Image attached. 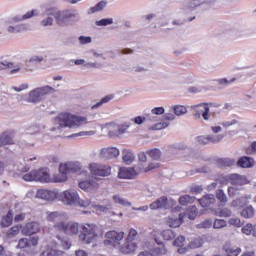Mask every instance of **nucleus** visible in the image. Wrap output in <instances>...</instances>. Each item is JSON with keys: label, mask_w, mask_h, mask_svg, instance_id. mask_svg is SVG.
Listing matches in <instances>:
<instances>
[{"label": "nucleus", "mask_w": 256, "mask_h": 256, "mask_svg": "<svg viewBox=\"0 0 256 256\" xmlns=\"http://www.w3.org/2000/svg\"><path fill=\"white\" fill-rule=\"evenodd\" d=\"M46 219L53 223V229L56 233H64L65 235H79V239L86 245L97 242V239L103 235V229L94 223L79 224L69 221L66 213L55 211L47 212ZM80 231V234H79Z\"/></svg>", "instance_id": "1"}, {"label": "nucleus", "mask_w": 256, "mask_h": 256, "mask_svg": "<svg viewBox=\"0 0 256 256\" xmlns=\"http://www.w3.org/2000/svg\"><path fill=\"white\" fill-rule=\"evenodd\" d=\"M125 239V233L123 231L110 230L105 234L104 245L106 247H112L113 249H118L121 253V247L123 244L121 242Z\"/></svg>", "instance_id": "2"}, {"label": "nucleus", "mask_w": 256, "mask_h": 256, "mask_svg": "<svg viewBox=\"0 0 256 256\" xmlns=\"http://www.w3.org/2000/svg\"><path fill=\"white\" fill-rule=\"evenodd\" d=\"M23 181H39L40 183H51V175L49 169L42 168L39 170H32L22 176Z\"/></svg>", "instance_id": "3"}, {"label": "nucleus", "mask_w": 256, "mask_h": 256, "mask_svg": "<svg viewBox=\"0 0 256 256\" xmlns=\"http://www.w3.org/2000/svg\"><path fill=\"white\" fill-rule=\"evenodd\" d=\"M60 197L66 205H73V203H77L79 207H89V205H91L90 200H82L79 198L77 191L72 189L62 192Z\"/></svg>", "instance_id": "4"}, {"label": "nucleus", "mask_w": 256, "mask_h": 256, "mask_svg": "<svg viewBox=\"0 0 256 256\" xmlns=\"http://www.w3.org/2000/svg\"><path fill=\"white\" fill-rule=\"evenodd\" d=\"M139 237V232L135 228H130L128 235L123 243V247L120 248V251L123 255H130V253H135L137 251V242L135 240Z\"/></svg>", "instance_id": "5"}, {"label": "nucleus", "mask_w": 256, "mask_h": 256, "mask_svg": "<svg viewBox=\"0 0 256 256\" xmlns=\"http://www.w3.org/2000/svg\"><path fill=\"white\" fill-rule=\"evenodd\" d=\"M87 118L83 116H75L73 114H64L59 118L60 127H81V125H86Z\"/></svg>", "instance_id": "6"}, {"label": "nucleus", "mask_w": 256, "mask_h": 256, "mask_svg": "<svg viewBox=\"0 0 256 256\" xmlns=\"http://www.w3.org/2000/svg\"><path fill=\"white\" fill-rule=\"evenodd\" d=\"M51 93H55V89H53L51 86L36 88L29 93L28 102L39 103L45 99L46 95H51Z\"/></svg>", "instance_id": "7"}, {"label": "nucleus", "mask_w": 256, "mask_h": 256, "mask_svg": "<svg viewBox=\"0 0 256 256\" xmlns=\"http://www.w3.org/2000/svg\"><path fill=\"white\" fill-rule=\"evenodd\" d=\"M46 15L54 17L58 25H65V21L71 19V14L68 11H57V8L47 9Z\"/></svg>", "instance_id": "8"}, {"label": "nucleus", "mask_w": 256, "mask_h": 256, "mask_svg": "<svg viewBox=\"0 0 256 256\" xmlns=\"http://www.w3.org/2000/svg\"><path fill=\"white\" fill-rule=\"evenodd\" d=\"M89 169L92 175H96L98 177H109L111 175V166L92 163L89 165Z\"/></svg>", "instance_id": "9"}, {"label": "nucleus", "mask_w": 256, "mask_h": 256, "mask_svg": "<svg viewBox=\"0 0 256 256\" xmlns=\"http://www.w3.org/2000/svg\"><path fill=\"white\" fill-rule=\"evenodd\" d=\"M21 231L22 234L26 236L35 235V233H39V231H41V225L39 222H29L25 224Z\"/></svg>", "instance_id": "10"}, {"label": "nucleus", "mask_w": 256, "mask_h": 256, "mask_svg": "<svg viewBox=\"0 0 256 256\" xmlns=\"http://www.w3.org/2000/svg\"><path fill=\"white\" fill-rule=\"evenodd\" d=\"M67 166H59V172L50 178V183H63L67 180Z\"/></svg>", "instance_id": "11"}, {"label": "nucleus", "mask_w": 256, "mask_h": 256, "mask_svg": "<svg viewBox=\"0 0 256 256\" xmlns=\"http://www.w3.org/2000/svg\"><path fill=\"white\" fill-rule=\"evenodd\" d=\"M223 139V135L198 136L197 141L200 145H208V143H219Z\"/></svg>", "instance_id": "12"}, {"label": "nucleus", "mask_w": 256, "mask_h": 256, "mask_svg": "<svg viewBox=\"0 0 256 256\" xmlns=\"http://www.w3.org/2000/svg\"><path fill=\"white\" fill-rule=\"evenodd\" d=\"M119 179H135L137 177V171L135 168L122 167L118 172Z\"/></svg>", "instance_id": "13"}, {"label": "nucleus", "mask_w": 256, "mask_h": 256, "mask_svg": "<svg viewBox=\"0 0 256 256\" xmlns=\"http://www.w3.org/2000/svg\"><path fill=\"white\" fill-rule=\"evenodd\" d=\"M198 202L204 209H211V207L217 203V200L215 199V195L208 194L199 199Z\"/></svg>", "instance_id": "14"}, {"label": "nucleus", "mask_w": 256, "mask_h": 256, "mask_svg": "<svg viewBox=\"0 0 256 256\" xmlns=\"http://www.w3.org/2000/svg\"><path fill=\"white\" fill-rule=\"evenodd\" d=\"M119 149L116 147H110V148H103L101 150V157L102 159H116V157H119Z\"/></svg>", "instance_id": "15"}, {"label": "nucleus", "mask_w": 256, "mask_h": 256, "mask_svg": "<svg viewBox=\"0 0 256 256\" xmlns=\"http://www.w3.org/2000/svg\"><path fill=\"white\" fill-rule=\"evenodd\" d=\"M36 197L44 201H53L57 197V194L51 190L39 189L37 190Z\"/></svg>", "instance_id": "16"}, {"label": "nucleus", "mask_w": 256, "mask_h": 256, "mask_svg": "<svg viewBox=\"0 0 256 256\" xmlns=\"http://www.w3.org/2000/svg\"><path fill=\"white\" fill-rule=\"evenodd\" d=\"M251 201V195H245L240 198H237L231 202V207H236L237 209H244L249 205Z\"/></svg>", "instance_id": "17"}, {"label": "nucleus", "mask_w": 256, "mask_h": 256, "mask_svg": "<svg viewBox=\"0 0 256 256\" xmlns=\"http://www.w3.org/2000/svg\"><path fill=\"white\" fill-rule=\"evenodd\" d=\"M199 107H203V109L197 110L194 113V119H201V116H202L204 121H209V111H210L209 104L203 103V104H200Z\"/></svg>", "instance_id": "18"}, {"label": "nucleus", "mask_w": 256, "mask_h": 256, "mask_svg": "<svg viewBox=\"0 0 256 256\" xmlns=\"http://www.w3.org/2000/svg\"><path fill=\"white\" fill-rule=\"evenodd\" d=\"M168 205L169 199L167 198V196H162L150 204V209H167Z\"/></svg>", "instance_id": "19"}, {"label": "nucleus", "mask_w": 256, "mask_h": 256, "mask_svg": "<svg viewBox=\"0 0 256 256\" xmlns=\"http://www.w3.org/2000/svg\"><path fill=\"white\" fill-rule=\"evenodd\" d=\"M223 251L225 256H239L241 255V247L233 246L229 243L224 244Z\"/></svg>", "instance_id": "20"}, {"label": "nucleus", "mask_w": 256, "mask_h": 256, "mask_svg": "<svg viewBox=\"0 0 256 256\" xmlns=\"http://www.w3.org/2000/svg\"><path fill=\"white\" fill-rule=\"evenodd\" d=\"M229 179L232 183V185L240 186L241 185H247L249 183V180L247 179V176L239 175V174H231L229 176Z\"/></svg>", "instance_id": "21"}, {"label": "nucleus", "mask_w": 256, "mask_h": 256, "mask_svg": "<svg viewBox=\"0 0 256 256\" xmlns=\"http://www.w3.org/2000/svg\"><path fill=\"white\" fill-rule=\"evenodd\" d=\"M173 245L175 247H178V253H180V255L187 253V247H185V237L184 236H178L174 240Z\"/></svg>", "instance_id": "22"}, {"label": "nucleus", "mask_w": 256, "mask_h": 256, "mask_svg": "<svg viewBox=\"0 0 256 256\" xmlns=\"http://www.w3.org/2000/svg\"><path fill=\"white\" fill-rule=\"evenodd\" d=\"M254 163L255 160H253V158L244 156L238 160L237 166L241 167L242 169H250V167H253Z\"/></svg>", "instance_id": "23"}, {"label": "nucleus", "mask_w": 256, "mask_h": 256, "mask_svg": "<svg viewBox=\"0 0 256 256\" xmlns=\"http://www.w3.org/2000/svg\"><path fill=\"white\" fill-rule=\"evenodd\" d=\"M5 145H13V132H3L0 135V147Z\"/></svg>", "instance_id": "24"}, {"label": "nucleus", "mask_w": 256, "mask_h": 256, "mask_svg": "<svg viewBox=\"0 0 256 256\" xmlns=\"http://www.w3.org/2000/svg\"><path fill=\"white\" fill-rule=\"evenodd\" d=\"M184 219H185V214L180 213L178 218L169 217L167 219V223H168L169 227H172L175 229L177 227H181Z\"/></svg>", "instance_id": "25"}, {"label": "nucleus", "mask_w": 256, "mask_h": 256, "mask_svg": "<svg viewBox=\"0 0 256 256\" xmlns=\"http://www.w3.org/2000/svg\"><path fill=\"white\" fill-rule=\"evenodd\" d=\"M61 165L66 167L67 173H77L81 171V163L79 162H68L66 164H61Z\"/></svg>", "instance_id": "26"}, {"label": "nucleus", "mask_w": 256, "mask_h": 256, "mask_svg": "<svg viewBox=\"0 0 256 256\" xmlns=\"http://www.w3.org/2000/svg\"><path fill=\"white\" fill-rule=\"evenodd\" d=\"M79 187L83 191H93V189H97V187H99V184L95 183L94 181L84 180L79 183Z\"/></svg>", "instance_id": "27"}, {"label": "nucleus", "mask_w": 256, "mask_h": 256, "mask_svg": "<svg viewBox=\"0 0 256 256\" xmlns=\"http://www.w3.org/2000/svg\"><path fill=\"white\" fill-rule=\"evenodd\" d=\"M240 215L244 219H253V217H255V208L251 205L246 206L245 208H242Z\"/></svg>", "instance_id": "28"}, {"label": "nucleus", "mask_w": 256, "mask_h": 256, "mask_svg": "<svg viewBox=\"0 0 256 256\" xmlns=\"http://www.w3.org/2000/svg\"><path fill=\"white\" fill-rule=\"evenodd\" d=\"M185 217H188L191 221H193L197 215H199V210L197 206H189L185 213H181Z\"/></svg>", "instance_id": "29"}, {"label": "nucleus", "mask_w": 256, "mask_h": 256, "mask_svg": "<svg viewBox=\"0 0 256 256\" xmlns=\"http://www.w3.org/2000/svg\"><path fill=\"white\" fill-rule=\"evenodd\" d=\"M13 223V211L9 210L7 215L3 216L0 222L2 227H11Z\"/></svg>", "instance_id": "30"}, {"label": "nucleus", "mask_w": 256, "mask_h": 256, "mask_svg": "<svg viewBox=\"0 0 256 256\" xmlns=\"http://www.w3.org/2000/svg\"><path fill=\"white\" fill-rule=\"evenodd\" d=\"M131 127V123H124L120 126H117L118 132H109L110 137H117L118 135H123V133H127V129Z\"/></svg>", "instance_id": "31"}, {"label": "nucleus", "mask_w": 256, "mask_h": 256, "mask_svg": "<svg viewBox=\"0 0 256 256\" xmlns=\"http://www.w3.org/2000/svg\"><path fill=\"white\" fill-rule=\"evenodd\" d=\"M122 155V159L127 165H131L135 161V155L130 150H123Z\"/></svg>", "instance_id": "32"}, {"label": "nucleus", "mask_w": 256, "mask_h": 256, "mask_svg": "<svg viewBox=\"0 0 256 256\" xmlns=\"http://www.w3.org/2000/svg\"><path fill=\"white\" fill-rule=\"evenodd\" d=\"M241 231L242 233H244V235H253V237H255L256 224L253 225L251 223H248L242 227Z\"/></svg>", "instance_id": "33"}, {"label": "nucleus", "mask_w": 256, "mask_h": 256, "mask_svg": "<svg viewBox=\"0 0 256 256\" xmlns=\"http://www.w3.org/2000/svg\"><path fill=\"white\" fill-rule=\"evenodd\" d=\"M40 256H65V252L55 249H47Z\"/></svg>", "instance_id": "34"}, {"label": "nucleus", "mask_w": 256, "mask_h": 256, "mask_svg": "<svg viewBox=\"0 0 256 256\" xmlns=\"http://www.w3.org/2000/svg\"><path fill=\"white\" fill-rule=\"evenodd\" d=\"M113 200H114V203H117L118 205H122L123 207H131V202L121 197V195H114Z\"/></svg>", "instance_id": "35"}, {"label": "nucleus", "mask_w": 256, "mask_h": 256, "mask_svg": "<svg viewBox=\"0 0 256 256\" xmlns=\"http://www.w3.org/2000/svg\"><path fill=\"white\" fill-rule=\"evenodd\" d=\"M216 198L222 205H225V203L229 201V199L227 198V194H225V191H223V189H218L216 191Z\"/></svg>", "instance_id": "36"}, {"label": "nucleus", "mask_w": 256, "mask_h": 256, "mask_svg": "<svg viewBox=\"0 0 256 256\" xmlns=\"http://www.w3.org/2000/svg\"><path fill=\"white\" fill-rule=\"evenodd\" d=\"M147 154L149 155V157H151V159H153L154 161H159L161 159V150L157 149V148H153L151 150L147 151Z\"/></svg>", "instance_id": "37"}, {"label": "nucleus", "mask_w": 256, "mask_h": 256, "mask_svg": "<svg viewBox=\"0 0 256 256\" xmlns=\"http://www.w3.org/2000/svg\"><path fill=\"white\" fill-rule=\"evenodd\" d=\"M215 215H217V217H231L232 212L229 208H220L218 210L215 211Z\"/></svg>", "instance_id": "38"}, {"label": "nucleus", "mask_w": 256, "mask_h": 256, "mask_svg": "<svg viewBox=\"0 0 256 256\" xmlns=\"http://www.w3.org/2000/svg\"><path fill=\"white\" fill-rule=\"evenodd\" d=\"M180 205L187 206L189 203H195V197L183 195L179 198Z\"/></svg>", "instance_id": "39"}, {"label": "nucleus", "mask_w": 256, "mask_h": 256, "mask_svg": "<svg viewBox=\"0 0 256 256\" xmlns=\"http://www.w3.org/2000/svg\"><path fill=\"white\" fill-rule=\"evenodd\" d=\"M162 237L165 241H173L175 239V232L171 229L164 230L162 231Z\"/></svg>", "instance_id": "40"}, {"label": "nucleus", "mask_w": 256, "mask_h": 256, "mask_svg": "<svg viewBox=\"0 0 256 256\" xmlns=\"http://www.w3.org/2000/svg\"><path fill=\"white\" fill-rule=\"evenodd\" d=\"M197 229H211L213 222L210 219H206L196 225Z\"/></svg>", "instance_id": "41"}, {"label": "nucleus", "mask_w": 256, "mask_h": 256, "mask_svg": "<svg viewBox=\"0 0 256 256\" xmlns=\"http://www.w3.org/2000/svg\"><path fill=\"white\" fill-rule=\"evenodd\" d=\"M199 247H203V239L195 238L189 244L190 249H199Z\"/></svg>", "instance_id": "42"}, {"label": "nucleus", "mask_w": 256, "mask_h": 256, "mask_svg": "<svg viewBox=\"0 0 256 256\" xmlns=\"http://www.w3.org/2000/svg\"><path fill=\"white\" fill-rule=\"evenodd\" d=\"M235 161L229 159V158H222L218 160L219 167H231V165H234Z\"/></svg>", "instance_id": "43"}, {"label": "nucleus", "mask_w": 256, "mask_h": 256, "mask_svg": "<svg viewBox=\"0 0 256 256\" xmlns=\"http://www.w3.org/2000/svg\"><path fill=\"white\" fill-rule=\"evenodd\" d=\"M223 227H227V221L224 219H215L213 222V229H223Z\"/></svg>", "instance_id": "44"}, {"label": "nucleus", "mask_w": 256, "mask_h": 256, "mask_svg": "<svg viewBox=\"0 0 256 256\" xmlns=\"http://www.w3.org/2000/svg\"><path fill=\"white\" fill-rule=\"evenodd\" d=\"M23 227L21 225H16L11 227L8 230V237H15L16 235H19V232L21 231Z\"/></svg>", "instance_id": "45"}, {"label": "nucleus", "mask_w": 256, "mask_h": 256, "mask_svg": "<svg viewBox=\"0 0 256 256\" xmlns=\"http://www.w3.org/2000/svg\"><path fill=\"white\" fill-rule=\"evenodd\" d=\"M106 5H107V3L105 1H100L94 7L90 8V12L97 13V11H103V9H105Z\"/></svg>", "instance_id": "46"}, {"label": "nucleus", "mask_w": 256, "mask_h": 256, "mask_svg": "<svg viewBox=\"0 0 256 256\" xmlns=\"http://www.w3.org/2000/svg\"><path fill=\"white\" fill-rule=\"evenodd\" d=\"M174 113L178 117L181 115H185V113H187V108L183 105H176L174 106Z\"/></svg>", "instance_id": "47"}, {"label": "nucleus", "mask_w": 256, "mask_h": 256, "mask_svg": "<svg viewBox=\"0 0 256 256\" xmlns=\"http://www.w3.org/2000/svg\"><path fill=\"white\" fill-rule=\"evenodd\" d=\"M57 239L60 240V245H61L62 249H66V250L71 249V241L70 240L61 238V236H57Z\"/></svg>", "instance_id": "48"}, {"label": "nucleus", "mask_w": 256, "mask_h": 256, "mask_svg": "<svg viewBox=\"0 0 256 256\" xmlns=\"http://www.w3.org/2000/svg\"><path fill=\"white\" fill-rule=\"evenodd\" d=\"M112 99H113V97H111V96H105L104 98L101 99V101L94 104L92 106V109H98V107H101V105H103V103H109V101H111Z\"/></svg>", "instance_id": "49"}, {"label": "nucleus", "mask_w": 256, "mask_h": 256, "mask_svg": "<svg viewBox=\"0 0 256 256\" xmlns=\"http://www.w3.org/2000/svg\"><path fill=\"white\" fill-rule=\"evenodd\" d=\"M113 23V18H105V19H101L99 21L96 22V25L100 26V27H105L107 25H112Z\"/></svg>", "instance_id": "50"}, {"label": "nucleus", "mask_w": 256, "mask_h": 256, "mask_svg": "<svg viewBox=\"0 0 256 256\" xmlns=\"http://www.w3.org/2000/svg\"><path fill=\"white\" fill-rule=\"evenodd\" d=\"M18 249H25L29 246V239L27 238H22L19 240L18 245H17Z\"/></svg>", "instance_id": "51"}, {"label": "nucleus", "mask_w": 256, "mask_h": 256, "mask_svg": "<svg viewBox=\"0 0 256 256\" xmlns=\"http://www.w3.org/2000/svg\"><path fill=\"white\" fill-rule=\"evenodd\" d=\"M228 223H229V225H232L233 227H237V228L241 227V225H242L241 224V219H239L237 217L230 218L228 220Z\"/></svg>", "instance_id": "52"}, {"label": "nucleus", "mask_w": 256, "mask_h": 256, "mask_svg": "<svg viewBox=\"0 0 256 256\" xmlns=\"http://www.w3.org/2000/svg\"><path fill=\"white\" fill-rule=\"evenodd\" d=\"M29 241V247H37L39 245V236H31Z\"/></svg>", "instance_id": "53"}, {"label": "nucleus", "mask_w": 256, "mask_h": 256, "mask_svg": "<svg viewBox=\"0 0 256 256\" xmlns=\"http://www.w3.org/2000/svg\"><path fill=\"white\" fill-rule=\"evenodd\" d=\"M161 167V164L159 163H150L148 167L144 169L145 173H149V171H153V169H159Z\"/></svg>", "instance_id": "54"}, {"label": "nucleus", "mask_w": 256, "mask_h": 256, "mask_svg": "<svg viewBox=\"0 0 256 256\" xmlns=\"http://www.w3.org/2000/svg\"><path fill=\"white\" fill-rule=\"evenodd\" d=\"M256 153V141L252 142L250 147L246 148L247 155H253Z\"/></svg>", "instance_id": "55"}, {"label": "nucleus", "mask_w": 256, "mask_h": 256, "mask_svg": "<svg viewBox=\"0 0 256 256\" xmlns=\"http://www.w3.org/2000/svg\"><path fill=\"white\" fill-rule=\"evenodd\" d=\"M228 195L229 197H235L239 195V190L233 186L228 187Z\"/></svg>", "instance_id": "56"}, {"label": "nucleus", "mask_w": 256, "mask_h": 256, "mask_svg": "<svg viewBox=\"0 0 256 256\" xmlns=\"http://www.w3.org/2000/svg\"><path fill=\"white\" fill-rule=\"evenodd\" d=\"M156 255H165L167 253V249H165V245L161 244L160 247L155 248Z\"/></svg>", "instance_id": "57"}, {"label": "nucleus", "mask_w": 256, "mask_h": 256, "mask_svg": "<svg viewBox=\"0 0 256 256\" xmlns=\"http://www.w3.org/2000/svg\"><path fill=\"white\" fill-rule=\"evenodd\" d=\"M151 113L153 115H163L165 113V108L163 107H155L151 110Z\"/></svg>", "instance_id": "58"}, {"label": "nucleus", "mask_w": 256, "mask_h": 256, "mask_svg": "<svg viewBox=\"0 0 256 256\" xmlns=\"http://www.w3.org/2000/svg\"><path fill=\"white\" fill-rule=\"evenodd\" d=\"M41 23H42L43 27H47L49 25H53V18L48 15V17L46 19L42 20Z\"/></svg>", "instance_id": "59"}, {"label": "nucleus", "mask_w": 256, "mask_h": 256, "mask_svg": "<svg viewBox=\"0 0 256 256\" xmlns=\"http://www.w3.org/2000/svg\"><path fill=\"white\" fill-rule=\"evenodd\" d=\"M79 41L82 45H87V43H91L92 39L89 36H80Z\"/></svg>", "instance_id": "60"}, {"label": "nucleus", "mask_w": 256, "mask_h": 256, "mask_svg": "<svg viewBox=\"0 0 256 256\" xmlns=\"http://www.w3.org/2000/svg\"><path fill=\"white\" fill-rule=\"evenodd\" d=\"M13 68V63L11 62H0V70L1 69H11Z\"/></svg>", "instance_id": "61"}, {"label": "nucleus", "mask_w": 256, "mask_h": 256, "mask_svg": "<svg viewBox=\"0 0 256 256\" xmlns=\"http://www.w3.org/2000/svg\"><path fill=\"white\" fill-rule=\"evenodd\" d=\"M132 121L136 124V125H142V123H145V117H141V116H137L134 119H132Z\"/></svg>", "instance_id": "62"}, {"label": "nucleus", "mask_w": 256, "mask_h": 256, "mask_svg": "<svg viewBox=\"0 0 256 256\" xmlns=\"http://www.w3.org/2000/svg\"><path fill=\"white\" fill-rule=\"evenodd\" d=\"M28 84H21L19 87H13L14 91H17V93H20V91H25V89H28Z\"/></svg>", "instance_id": "63"}, {"label": "nucleus", "mask_w": 256, "mask_h": 256, "mask_svg": "<svg viewBox=\"0 0 256 256\" xmlns=\"http://www.w3.org/2000/svg\"><path fill=\"white\" fill-rule=\"evenodd\" d=\"M224 127H231L233 125H237V120H232V121H225L222 123Z\"/></svg>", "instance_id": "64"}]
</instances>
